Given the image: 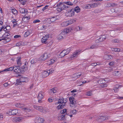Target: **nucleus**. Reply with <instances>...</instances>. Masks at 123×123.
<instances>
[{
  "instance_id": "f257e3e1",
  "label": "nucleus",
  "mask_w": 123,
  "mask_h": 123,
  "mask_svg": "<svg viewBox=\"0 0 123 123\" xmlns=\"http://www.w3.org/2000/svg\"><path fill=\"white\" fill-rule=\"evenodd\" d=\"M33 108L43 113H47L49 111V109L45 107L34 105Z\"/></svg>"
},
{
  "instance_id": "f03ea898",
  "label": "nucleus",
  "mask_w": 123,
  "mask_h": 123,
  "mask_svg": "<svg viewBox=\"0 0 123 123\" xmlns=\"http://www.w3.org/2000/svg\"><path fill=\"white\" fill-rule=\"evenodd\" d=\"M57 10L59 12L65 9L68 8L69 7L66 6L64 3H60L57 4L56 5Z\"/></svg>"
},
{
  "instance_id": "7ed1b4c3",
  "label": "nucleus",
  "mask_w": 123,
  "mask_h": 123,
  "mask_svg": "<svg viewBox=\"0 0 123 123\" xmlns=\"http://www.w3.org/2000/svg\"><path fill=\"white\" fill-rule=\"evenodd\" d=\"M31 117V116L27 115L24 116L22 117H14L13 119L12 120L14 122H19L21 121L24 119L27 118Z\"/></svg>"
},
{
  "instance_id": "20e7f679",
  "label": "nucleus",
  "mask_w": 123,
  "mask_h": 123,
  "mask_svg": "<svg viewBox=\"0 0 123 123\" xmlns=\"http://www.w3.org/2000/svg\"><path fill=\"white\" fill-rule=\"evenodd\" d=\"M49 55L46 53H44L39 58V60L40 61H43L49 57Z\"/></svg>"
},
{
  "instance_id": "39448f33",
  "label": "nucleus",
  "mask_w": 123,
  "mask_h": 123,
  "mask_svg": "<svg viewBox=\"0 0 123 123\" xmlns=\"http://www.w3.org/2000/svg\"><path fill=\"white\" fill-rule=\"evenodd\" d=\"M70 103V106L73 107L75 106L77 104L76 100L73 97H71L69 98Z\"/></svg>"
},
{
  "instance_id": "423d86ee",
  "label": "nucleus",
  "mask_w": 123,
  "mask_h": 123,
  "mask_svg": "<svg viewBox=\"0 0 123 123\" xmlns=\"http://www.w3.org/2000/svg\"><path fill=\"white\" fill-rule=\"evenodd\" d=\"M98 3L91 4H89L86 5L85 6V8L86 9H90L93 8L97 6L98 5Z\"/></svg>"
},
{
  "instance_id": "0eeeda50",
  "label": "nucleus",
  "mask_w": 123,
  "mask_h": 123,
  "mask_svg": "<svg viewBox=\"0 0 123 123\" xmlns=\"http://www.w3.org/2000/svg\"><path fill=\"white\" fill-rule=\"evenodd\" d=\"M74 11L71 9L67 11L65 13V15L67 17H71L74 15Z\"/></svg>"
},
{
  "instance_id": "6e6552de",
  "label": "nucleus",
  "mask_w": 123,
  "mask_h": 123,
  "mask_svg": "<svg viewBox=\"0 0 123 123\" xmlns=\"http://www.w3.org/2000/svg\"><path fill=\"white\" fill-rule=\"evenodd\" d=\"M81 50H78L74 52L73 55L71 56V58L72 59L73 58H76L80 54Z\"/></svg>"
},
{
  "instance_id": "1a4fd4ad",
  "label": "nucleus",
  "mask_w": 123,
  "mask_h": 123,
  "mask_svg": "<svg viewBox=\"0 0 123 123\" xmlns=\"http://www.w3.org/2000/svg\"><path fill=\"white\" fill-rule=\"evenodd\" d=\"M106 38V37L105 36H101L98 39H97L95 40V42L96 43H98L99 42H102L104 41Z\"/></svg>"
},
{
  "instance_id": "9d476101",
  "label": "nucleus",
  "mask_w": 123,
  "mask_h": 123,
  "mask_svg": "<svg viewBox=\"0 0 123 123\" xmlns=\"http://www.w3.org/2000/svg\"><path fill=\"white\" fill-rule=\"evenodd\" d=\"M49 36V35L48 34L43 37L41 40L42 43L44 44H46L47 43V40Z\"/></svg>"
},
{
  "instance_id": "9b49d317",
  "label": "nucleus",
  "mask_w": 123,
  "mask_h": 123,
  "mask_svg": "<svg viewBox=\"0 0 123 123\" xmlns=\"http://www.w3.org/2000/svg\"><path fill=\"white\" fill-rule=\"evenodd\" d=\"M66 35L63 32V31L57 36V38L59 40L62 39L64 37H65Z\"/></svg>"
},
{
  "instance_id": "f8f14e48",
  "label": "nucleus",
  "mask_w": 123,
  "mask_h": 123,
  "mask_svg": "<svg viewBox=\"0 0 123 123\" xmlns=\"http://www.w3.org/2000/svg\"><path fill=\"white\" fill-rule=\"evenodd\" d=\"M18 82H27L28 81V79L27 78L21 77L19 80H18Z\"/></svg>"
},
{
  "instance_id": "ddd939ff",
  "label": "nucleus",
  "mask_w": 123,
  "mask_h": 123,
  "mask_svg": "<svg viewBox=\"0 0 123 123\" xmlns=\"http://www.w3.org/2000/svg\"><path fill=\"white\" fill-rule=\"evenodd\" d=\"M18 113V111L16 110H10L8 112V113L10 115H14Z\"/></svg>"
},
{
  "instance_id": "4468645a",
  "label": "nucleus",
  "mask_w": 123,
  "mask_h": 123,
  "mask_svg": "<svg viewBox=\"0 0 123 123\" xmlns=\"http://www.w3.org/2000/svg\"><path fill=\"white\" fill-rule=\"evenodd\" d=\"M56 19L57 18L56 17H54L48 18L47 20L49 23L50 24L52 22H55Z\"/></svg>"
},
{
  "instance_id": "2eb2a0df",
  "label": "nucleus",
  "mask_w": 123,
  "mask_h": 123,
  "mask_svg": "<svg viewBox=\"0 0 123 123\" xmlns=\"http://www.w3.org/2000/svg\"><path fill=\"white\" fill-rule=\"evenodd\" d=\"M44 122L43 118L39 117H37L35 120L36 123H43Z\"/></svg>"
},
{
  "instance_id": "dca6fc26",
  "label": "nucleus",
  "mask_w": 123,
  "mask_h": 123,
  "mask_svg": "<svg viewBox=\"0 0 123 123\" xmlns=\"http://www.w3.org/2000/svg\"><path fill=\"white\" fill-rule=\"evenodd\" d=\"M69 53V51L68 50H64L60 53V55L61 57H63L65 55L68 54Z\"/></svg>"
},
{
  "instance_id": "f3484780",
  "label": "nucleus",
  "mask_w": 123,
  "mask_h": 123,
  "mask_svg": "<svg viewBox=\"0 0 123 123\" xmlns=\"http://www.w3.org/2000/svg\"><path fill=\"white\" fill-rule=\"evenodd\" d=\"M58 103L61 104L64 103L66 104V103L67 102V99H64L63 98H60L58 100Z\"/></svg>"
},
{
  "instance_id": "a211bd4d",
  "label": "nucleus",
  "mask_w": 123,
  "mask_h": 123,
  "mask_svg": "<svg viewBox=\"0 0 123 123\" xmlns=\"http://www.w3.org/2000/svg\"><path fill=\"white\" fill-rule=\"evenodd\" d=\"M72 30V29L71 28H69L65 29L62 31L66 35L67 33L71 32Z\"/></svg>"
},
{
  "instance_id": "6ab92c4d",
  "label": "nucleus",
  "mask_w": 123,
  "mask_h": 123,
  "mask_svg": "<svg viewBox=\"0 0 123 123\" xmlns=\"http://www.w3.org/2000/svg\"><path fill=\"white\" fill-rule=\"evenodd\" d=\"M32 33V31L31 30H28L25 33L24 35V36L25 37H27L28 36L31 34Z\"/></svg>"
},
{
  "instance_id": "aec40b11",
  "label": "nucleus",
  "mask_w": 123,
  "mask_h": 123,
  "mask_svg": "<svg viewBox=\"0 0 123 123\" xmlns=\"http://www.w3.org/2000/svg\"><path fill=\"white\" fill-rule=\"evenodd\" d=\"M30 18V16L23 17L22 19V20L23 22L26 23L28 22Z\"/></svg>"
},
{
  "instance_id": "412c9836",
  "label": "nucleus",
  "mask_w": 123,
  "mask_h": 123,
  "mask_svg": "<svg viewBox=\"0 0 123 123\" xmlns=\"http://www.w3.org/2000/svg\"><path fill=\"white\" fill-rule=\"evenodd\" d=\"M20 12L24 14L28 12L27 9H25L22 8H20L19 9Z\"/></svg>"
},
{
  "instance_id": "4be33fe9",
  "label": "nucleus",
  "mask_w": 123,
  "mask_h": 123,
  "mask_svg": "<svg viewBox=\"0 0 123 123\" xmlns=\"http://www.w3.org/2000/svg\"><path fill=\"white\" fill-rule=\"evenodd\" d=\"M13 71L16 73H19L21 72V70L19 67L15 66L14 67Z\"/></svg>"
},
{
  "instance_id": "5701e85b",
  "label": "nucleus",
  "mask_w": 123,
  "mask_h": 123,
  "mask_svg": "<svg viewBox=\"0 0 123 123\" xmlns=\"http://www.w3.org/2000/svg\"><path fill=\"white\" fill-rule=\"evenodd\" d=\"M65 105V104L64 103H60L59 105H58L56 107V109L58 110L62 109L64 107V106Z\"/></svg>"
},
{
  "instance_id": "b1692460",
  "label": "nucleus",
  "mask_w": 123,
  "mask_h": 123,
  "mask_svg": "<svg viewBox=\"0 0 123 123\" xmlns=\"http://www.w3.org/2000/svg\"><path fill=\"white\" fill-rule=\"evenodd\" d=\"M98 45L96 44H93L89 48V47L88 48L86 49L85 50L88 49H95L98 48Z\"/></svg>"
},
{
  "instance_id": "393cba45",
  "label": "nucleus",
  "mask_w": 123,
  "mask_h": 123,
  "mask_svg": "<svg viewBox=\"0 0 123 123\" xmlns=\"http://www.w3.org/2000/svg\"><path fill=\"white\" fill-rule=\"evenodd\" d=\"M46 26L43 25H40L38 27V29L41 30H43L46 29Z\"/></svg>"
},
{
  "instance_id": "a878e982",
  "label": "nucleus",
  "mask_w": 123,
  "mask_h": 123,
  "mask_svg": "<svg viewBox=\"0 0 123 123\" xmlns=\"http://www.w3.org/2000/svg\"><path fill=\"white\" fill-rule=\"evenodd\" d=\"M9 31L5 32V33L2 36V37L3 38H8V36H9L10 34L8 32Z\"/></svg>"
},
{
  "instance_id": "bb28decb",
  "label": "nucleus",
  "mask_w": 123,
  "mask_h": 123,
  "mask_svg": "<svg viewBox=\"0 0 123 123\" xmlns=\"http://www.w3.org/2000/svg\"><path fill=\"white\" fill-rule=\"evenodd\" d=\"M49 75V74L48 71H44L42 73V77L43 78H45L47 76Z\"/></svg>"
},
{
  "instance_id": "cd10ccee",
  "label": "nucleus",
  "mask_w": 123,
  "mask_h": 123,
  "mask_svg": "<svg viewBox=\"0 0 123 123\" xmlns=\"http://www.w3.org/2000/svg\"><path fill=\"white\" fill-rule=\"evenodd\" d=\"M44 95L43 92H40L38 95V98L39 99H41L43 98Z\"/></svg>"
},
{
  "instance_id": "c85d7f7f",
  "label": "nucleus",
  "mask_w": 123,
  "mask_h": 123,
  "mask_svg": "<svg viewBox=\"0 0 123 123\" xmlns=\"http://www.w3.org/2000/svg\"><path fill=\"white\" fill-rule=\"evenodd\" d=\"M55 61V60L53 59H51L48 61L47 64L48 65H50L54 63Z\"/></svg>"
},
{
  "instance_id": "c756f323",
  "label": "nucleus",
  "mask_w": 123,
  "mask_h": 123,
  "mask_svg": "<svg viewBox=\"0 0 123 123\" xmlns=\"http://www.w3.org/2000/svg\"><path fill=\"white\" fill-rule=\"evenodd\" d=\"M65 119V115H62L58 117V120H64Z\"/></svg>"
},
{
  "instance_id": "7c9ffc66",
  "label": "nucleus",
  "mask_w": 123,
  "mask_h": 123,
  "mask_svg": "<svg viewBox=\"0 0 123 123\" xmlns=\"http://www.w3.org/2000/svg\"><path fill=\"white\" fill-rule=\"evenodd\" d=\"M16 106L18 107L21 108L24 106V105L22 103H18L16 104Z\"/></svg>"
},
{
  "instance_id": "2f4dec72",
  "label": "nucleus",
  "mask_w": 123,
  "mask_h": 123,
  "mask_svg": "<svg viewBox=\"0 0 123 123\" xmlns=\"http://www.w3.org/2000/svg\"><path fill=\"white\" fill-rule=\"evenodd\" d=\"M75 21V20L74 19H72L67 21V22L68 25H69L72 24Z\"/></svg>"
},
{
  "instance_id": "473e14b6",
  "label": "nucleus",
  "mask_w": 123,
  "mask_h": 123,
  "mask_svg": "<svg viewBox=\"0 0 123 123\" xmlns=\"http://www.w3.org/2000/svg\"><path fill=\"white\" fill-rule=\"evenodd\" d=\"M80 9L78 6L75 7L74 9V11L77 13L79 12L80 11Z\"/></svg>"
},
{
  "instance_id": "72a5a7b5",
  "label": "nucleus",
  "mask_w": 123,
  "mask_h": 123,
  "mask_svg": "<svg viewBox=\"0 0 123 123\" xmlns=\"http://www.w3.org/2000/svg\"><path fill=\"white\" fill-rule=\"evenodd\" d=\"M120 41L118 39H113L112 40L111 42L113 43H119Z\"/></svg>"
},
{
  "instance_id": "f704fd0d",
  "label": "nucleus",
  "mask_w": 123,
  "mask_h": 123,
  "mask_svg": "<svg viewBox=\"0 0 123 123\" xmlns=\"http://www.w3.org/2000/svg\"><path fill=\"white\" fill-rule=\"evenodd\" d=\"M21 59V57H18V59L17 60V64L19 66H20L21 64L20 61Z\"/></svg>"
},
{
  "instance_id": "c9c22d12",
  "label": "nucleus",
  "mask_w": 123,
  "mask_h": 123,
  "mask_svg": "<svg viewBox=\"0 0 123 123\" xmlns=\"http://www.w3.org/2000/svg\"><path fill=\"white\" fill-rule=\"evenodd\" d=\"M106 80H104L103 79H100L99 80L97 81L98 83L99 84H101L102 83H104V81H106Z\"/></svg>"
},
{
  "instance_id": "e433bc0d",
  "label": "nucleus",
  "mask_w": 123,
  "mask_h": 123,
  "mask_svg": "<svg viewBox=\"0 0 123 123\" xmlns=\"http://www.w3.org/2000/svg\"><path fill=\"white\" fill-rule=\"evenodd\" d=\"M120 74V73L118 71H115L113 72V74L114 75L118 76Z\"/></svg>"
},
{
  "instance_id": "4c0bfd02",
  "label": "nucleus",
  "mask_w": 123,
  "mask_h": 123,
  "mask_svg": "<svg viewBox=\"0 0 123 123\" xmlns=\"http://www.w3.org/2000/svg\"><path fill=\"white\" fill-rule=\"evenodd\" d=\"M12 12L13 14L16 15L18 13L17 11L15 9H12Z\"/></svg>"
},
{
  "instance_id": "58836bf2",
  "label": "nucleus",
  "mask_w": 123,
  "mask_h": 123,
  "mask_svg": "<svg viewBox=\"0 0 123 123\" xmlns=\"http://www.w3.org/2000/svg\"><path fill=\"white\" fill-rule=\"evenodd\" d=\"M70 113L72 115H75L76 114V111L75 109H73L71 111Z\"/></svg>"
},
{
  "instance_id": "ea45409f",
  "label": "nucleus",
  "mask_w": 123,
  "mask_h": 123,
  "mask_svg": "<svg viewBox=\"0 0 123 123\" xmlns=\"http://www.w3.org/2000/svg\"><path fill=\"white\" fill-rule=\"evenodd\" d=\"M50 92L51 93L52 92L53 93H55L56 92V88H54L50 90Z\"/></svg>"
},
{
  "instance_id": "a19ab883",
  "label": "nucleus",
  "mask_w": 123,
  "mask_h": 123,
  "mask_svg": "<svg viewBox=\"0 0 123 123\" xmlns=\"http://www.w3.org/2000/svg\"><path fill=\"white\" fill-rule=\"evenodd\" d=\"M64 3L69 6H72L73 5V3L70 1H67Z\"/></svg>"
},
{
  "instance_id": "79ce46f5",
  "label": "nucleus",
  "mask_w": 123,
  "mask_h": 123,
  "mask_svg": "<svg viewBox=\"0 0 123 123\" xmlns=\"http://www.w3.org/2000/svg\"><path fill=\"white\" fill-rule=\"evenodd\" d=\"M48 72L49 73V74H51L53 73L54 71V69L51 68L49 70H48Z\"/></svg>"
},
{
  "instance_id": "37998d69",
  "label": "nucleus",
  "mask_w": 123,
  "mask_h": 123,
  "mask_svg": "<svg viewBox=\"0 0 123 123\" xmlns=\"http://www.w3.org/2000/svg\"><path fill=\"white\" fill-rule=\"evenodd\" d=\"M24 111L26 112H29L30 111V109L28 107L24 108H23Z\"/></svg>"
},
{
  "instance_id": "c03bdc74",
  "label": "nucleus",
  "mask_w": 123,
  "mask_h": 123,
  "mask_svg": "<svg viewBox=\"0 0 123 123\" xmlns=\"http://www.w3.org/2000/svg\"><path fill=\"white\" fill-rule=\"evenodd\" d=\"M121 85L118 86V87H115L114 88L113 90L115 91V92H118V89L119 88V87H121Z\"/></svg>"
},
{
  "instance_id": "a18cd8bd",
  "label": "nucleus",
  "mask_w": 123,
  "mask_h": 123,
  "mask_svg": "<svg viewBox=\"0 0 123 123\" xmlns=\"http://www.w3.org/2000/svg\"><path fill=\"white\" fill-rule=\"evenodd\" d=\"M100 119L101 121H103L107 120L106 117L105 116H101L100 117Z\"/></svg>"
},
{
  "instance_id": "49530a36",
  "label": "nucleus",
  "mask_w": 123,
  "mask_h": 123,
  "mask_svg": "<svg viewBox=\"0 0 123 123\" xmlns=\"http://www.w3.org/2000/svg\"><path fill=\"white\" fill-rule=\"evenodd\" d=\"M81 75V74H79L78 73H77L74 74V77L76 78H78Z\"/></svg>"
},
{
  "instance_id": "de8ad7c7",
  "label": "nucleus",
  "mask_w": 123,
  "mask_h": 123,
  "mask_svg": "<svg viewBox=\"0 0 123 123\" xmlns=\"http://www.w3.org/2000/svg\"><path fill=\"white\" fill-rule=\"evenodd\" d=\"M115 52H122L123 50L121 49H120L119 48H115Z\"/></svg>"
},
{
  "instance_id": "09e8293b",
  "label": "nucleus",
  "mask_w": 123,
  "mask_h": 123,
  "mask_svg": "<svg viewBox=\"0 0 123 123\" xmlns=\"http://www.w3.org/2000/svg\"><path fill=\"white\" fill-rule=\"evenodd\" d=\"M62 25H63L62 26H66L68 25L67 23V21L63 22L62 24Z\"/></svg>"
},
{
  "instance_id": "8fccbe9b",
  "label": "nucleus",
  "mask_w": 123,
  "mask_h": 123,
  "mask_svg": "<svg viewBox=\"0 0 123 123\" xmlns=\"http://www.w3.org/2000/svg\"><path fill=\"white\" fill-rule=\"evenodd\" d=\"M104 58L106 60H109V55H105L104 56Z\"/></svg>"
},
{
  "instance_id": "3c124183",
  "label": "nucleus",
  "mask_w": 123,
  "mask_h": 123,
  "mask_svg": "<svg viewBox=\"0 0 123 123\" xmlns=\"http://www.w3.org/2000/svg\"><path fill=\"white\" fill-rule=\"evenodd\" d=\"M37 62V60L35 59L32 60L31 61V63L33 64L36 63Z\"/></svg>"
},
{
  "instance_id": "603ef678",
  "label": "nucleus",
  "mask_w": 123,
  "mask_h": 123,
  "mask_svg": "<svg viewBox=\"0 0 123 123\" xmlns=\"http://www.w3.org/2000/svg\"><path fill=\"white\" fill-rule=\"evenodd\" d=\"M108 86V85L106 84H101L100 86L102 88L106 87Z\"/></svg>"
},
{
  "instance_id": "864d4df0",
  "label": "nucleus",
  "mask_w": 123,
  "mask_h": 123,
  "mask_svg": "<svg viewBox=\"0 0 123 123\" xmlns=\"http://www.w3.org/2000/svg\"><path fill=\"white\" fill-rule=\"evenodd\" d=\"M67 110L66 109H64L62 110L61 112V113L64 114L66 112Z\"/></svg>"
},
{
  "instance_id": "5fc2aeb1",
  "label": "nucleus",
  "mask_w": 123,
  "mask_h": 123,
  "mask_svg": "<svg viewBox=\"0 0 123 123\" xmlns=\"http://www.w3.org/2000/svg\"><path fill=\"white\" fill-rule=\"evenodd\" d=\"M92 92L91 91L88 92L86 93V95L88 96H91L92 95Z\"/></svg>"
},
{
  "instance_id": "6e6d98bb",
  "label": "nucleus",
  "mask_w": 123,
  "mask_h": 123,
  "mask_svg": "<svg viewBox=\"0 0 123 123\" xmlns=\"http://www.w3.org/2000/svg\"><path fill=\"white\" fill-rule=\"evenodd\" d=\"M2 40H5L6 42H9L10 40V38H8L6 39L5 38L2 39Z\"/></svg>"
},
{
  "instance_id": "4d7b16f0",
  "label": "nucleus",
  "mask_w": 123,
  "mask_h": 123,
  "mask_svg": "<svg viewBox=\"0 0 123 123\" xmlns=\"http://www.w3.org/2000/svg\"><path fill=\"white\" fill-rule=\"evenodd\" d=\"M115 33V32L114 31H112L110 32V34L111 36H114Z\"/></svg>"
},
{
  "instance_id": "13d9d810",
  "label": "nucleus",
  "mask_w": 123,
  "mask_h": 123,
  "mask_svg": "<svg viewBox=\"0 0 123 123\" xmlns=\"http://www.w3.org/2000/svg\"><path fill=\"white\" fill-rule=\"evenodd\" d=\"M40 22V21L38 19L35 20L33 21V23H39Z\"/></svg>"
},
{
  "instance_id": "bf43d9fd",
  "label": "nucleus",
  "mask_w": 123,
  "mask_h": 123,
  "mask_svg": "<svg viewBox=\"0 0 123 123\" xmlns=\"http://www.w3.org/2000/svg\"><path fill=\"white\" fill-rule=\"evenodd\" d=\"M53 100V99L52 98H49L48 100V101L49 102H51Z\"/></svg>"
},
{
  "instance_id": "052dcab7",
  "label": "nucleus",
  "mask_w": 123,
  "mask_h": 123,
  "mask_svg": "<svg viewBox=\"0 0 123 123\" xmlns=\"http://www.w3.org/2000/svg\"><path fill=\"white\" fill-rule=\"evenodd\" d=\"M75 30L76 31H79L80 30V27L77 26L75 27Z\"/></svg>"
},
{
  "instance_id": "680f3d73",
  "label": "nucleus",
  "mask_w": 123,
  "mask_h": 123,
  "mask_svg": "<svg viewBox=\"0 0 123 123\" xmlns=\"http://www.w3.org/2000/svg\"><path fill=\"white\" fill-rule=\"evenodd\" d=\"M14 67H11L10 68H9V71H12V70H13V69H14Z\"/></svg>"
},
{
  "instance_id": "e2e57ef3",
  "label": "nucleus",
  "mask_w": 123,
  "mask_h": 123,
  "mask_svg": "<svg viewBox=\"0 0 123 123\" xmlns=\"http://www.w3.org/2000/svg\"><path fill=\"white\" fill-rule=\"evenodd\" d=\"M110 4V6H111L112 7H114L115 5L116 6V5H115L114 3L110 4Z\"/></svg>"
},
{
  "instance_id": "0e129e2a",
  "label": "nucleus",
  "mask_w": 123,
  "mask_h": 123,
  "mask_svg": "<svg viewBox=\"0 0 123 123\" xmlns=\"http://www.w3.org/2000/svg\"><path fill=\"white\" fill-rule=\"evenodd\" d=\"M91 65L92 66H96L97 65V63H92L91 64Z\"/></svg>"
},
{
  "instance_id": "69168bd1",
  "label": "nucleus",
  "mask_w": 123,
  "mask_h": 123,
  "mask_svg": "<svg viewBox=\"0 0 123 123\" xmlns=\"http://www.w3.org/2000/svg\"><path fill=\"white\" fill-rule=\"evenodd\" d=\"M114 63V62H111L109 63V64L110 65L112 66L113 65Z\"/></svg>"
},
{
  "instance_id": "338daca9",
  "label": "nucleus",
  "mask_w": 123,
  "mask_h": 123,
  "mask_svg": "<svg viewBox=\"0 0 123 123\" xmlns=\"http://www.w3.org/2000/svg\"><path fill=\"white\" fill-rule=\"evenodd\" d=\"M9 85L7 83H5L4 85V86L5 87H6L8 86Z\"/></svg>"
},
{
  "instance_id": "774afa93",
  "label": "nucleus",
  "mask_w": 123,
  "mask_h": 123,
  "mask_svg": "<svg viewBox=\"0 0 123 123\" xmlns=\"http://www.w3.org/2000/svg\"><path fill=\"white\" fill-rule=\"evenodd\" d=\"M20 36L19 35H16L14 36V38H16L18 37H20Z\"/></svg>"
}]
</instances>
